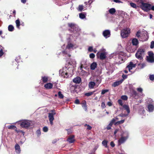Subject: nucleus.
I'll return each mask as SVG.
<instances>
[{"label":"nucleus","instance_id":"obj_1","mask_svg":"<svg viewBox=\"0 0 154 154\" xmlns=\"http://www.w3.org/2000/svg\"><path fill=\"white\" fill-rule=\"evenodd\" d=\"M145 51L144 49L142 48H140L135 54V57L138 60H136L137 63H135V66L137 65H138V68L140 69L143 68L145 66L144 64H141L143 60V57L144 55Z\"/></svg>","mask_w":154,"mask_h":154},{"label":"nucleus","instance_id":"obj_2","mask_svg":"<svg viewBox=\"0 0 154 154\" xmlns=\"http://www.w3.org/2000/svg\"><path fill=\"white\" fill-rule=\"evenodd\" d=\"M68 27L69 28L68 30L71 33H73L75 34L74 36L77 37L79 35V32L80 29L76 24L74 23H69L68 24Z\"/></svg>","mask_w":154,"mask_h":154},{"label":"nucleus","instance_id":"obj_3","mask_svg":"<svg viewBox=\"0 0 154 154\" xmlns=\"http://www.w3.org/2000/svg\"><path fill=\"white\" fill-rule=\"evenodd\" d=\"M138 6L140 7L143 10L147 12L151 10V5L148 3L143 2V1L137 3Z\"/></svg>","mask_w":154,"mask_h":154},{"label":"nucleus","instance_id":"obj_4","mask_svg":"<svg viewBox=\"0 0 154 154\" xmlns=\"http://www.w3.org/2000/svg\"><path fill=\"white\" fill-rule=\"evenodd\" d=\"M130 33V30L128 28H125L121 31V35L122 38L128 37Z\"/></svg>","mask_w":154,"mask_h":154},{"label":"nucleus","instance_id":"obj_5","mask_svg":"<svg viewBox=\"0 0 154 154\" xmlns=\"http://www.w3.org/2000/svg\"><path fill=\"white\" fill-rule=\"evenodd\" d=\"M137 91L140 93L139 94H138L135 92V98L136 97H138V101L139 102H140L141 99V96H144V94L143 93V89L141 88H137Z\"/></svg>","mask_w":154,"mask_h":154},{"label":"nucleus","instance_id":"obj_6","mask_svg":"<svg viewBox=\"0 0 154 154\" xmlns=\"http://www.w3.org/2000/svg\"><path fill=\"white\" fill-rule=\"evenodd\" d=\"M143 34L146 37V39H147L149 38V36L148 35V33L147 32L145 31L143 32V31H142L138 30L136 34V36L138 38L141 37V35Z\"/></svg>","mask_w":154,"mask_h":154},{"label":"nucleus","instance_id":"obj_7","mask_svg":"<svg viewBox=\"0 0 154 154\" xmlns=\"http://www.w3.org/2000/svg\"><path fill=\"white\" fill-rule=\"evenodd\" d=\"M30 123L28 120H25L23 121L20 124L21 127L25 128H28L30 126Z\"/></svg>","mask_w":154,"mask_h":154},{"label":"nucleus","instance_id":"obj_8","mask_svg":"<svg viewBox=\"0 0 154 154\" xmlns=\"http://www.w3.org/2000/svg\"><path fill=\"white\" fill-rule=\"evenodd\" d=\"M125 57L121 54H119L118 56L116 59L117 63L121 64L124 62L125 61Z\"/></svg>","mask_w":154,"mask_h":154},{"label":"nucleus","instance_id":"obj_9","mask_svg":"<svg viewBox=\"0 0 154 154\" xmlns=\"http://www.w3.org/2000/svg\"><path fill=\"white\" fill-rule=\"evenodd\" d=\"M98 57H99L101 60H104L106 57V54L105 52L100 53L98 52L97 54Z\"/></svg>","mask_w":154,"mask_h":154},{"label":"nucleus","instance_id":"obj_10","mask_svg":"<svg viewBox=\"0 0 154 154\" xmlns=\"http://www.w3.org/2000/svg\"><path fill=\"white\" fill-rule=\"evenodd\" d=\"M135 67V64L133 63L132 62H130L129 64L128 65L126 68V69H128L130 72L133 73L132 71H131L132 68Z\"/></svg>","mask_w":154,"mask_h":154},{"label":"nucleus","instance_id":"obj_11","mask_svg":"<svg viewBox=\"0 0 154 154\" xmlns=\"http://www.w3.org/2000/svg\"><path fill=\"white\" fill-rule=\"evenodd\" d=\"M147 110L149 112H153L154 110V104H149L147 106Z\"/></svg>","mask_w":154,"mask_h":154},{"label":"nucleus","instance_id":"obj_12","mask_svg":"<svg viewBox=\"0 0 154 154\" xmlns=\"http://www.w3.org/2000/svg\"><path fill=\"white\" fill-rule=\"evenodd\" d=\"M103 35L106 38L109 37L110 35V31L109 30H106L103 31Z\"/></svg>","mask_w":154,"mask_h":154},{"label":"nucleus","instance_id":"obj_13","mask_svg":"<svg viewBox=\"0 0 154 154\" xmlns=\"http://www.w3.org/2000/svg\"><path fill=\"white\" fill-rule=\"evenodd\" d=\"M74 135H71L66 140L70 143H73L75 141V140L74 139Z\"/></svg>","mask_w":154,"mask_h":154},{"label":"nucleus","instance_id":"obj_14","mask_svg":"<svg viewBox=\"0 0 154 154\" xmlns=\"http://www.w3.org/2000/svg\"><path fill=\"white\" fill-rule=\"evenodd\" d=\"M73 82L75 83L79 84L81 82V79L80 77L77 76L73 79Z\"/></svg>","mask_w":154,"mask_h":154},{"label":"nucleus","instance_id":"obj_15","mask_svg":"<svg viewBox=\"0 0 154 154\" xmlns=\"http://www.w3.org/2000/svg\"><path fill=\"white\" fill-rule=\"evenodd\" d=\"M122 80H120L115 82L112 85V86L115 87L120 85L122 82Z\"/></svg>","mask_w":154,"mask_h":154},{"label":"nucleus","instance_id":"obj_16","mask_svg":"<svg viewBox=\"0 0 154 154\" xmlns=\"http://www.w3.org/2000/svg\"><path fill=\"white\" fill-rule=\"evenodd\" d=\"M53 85L51 83H46L44 85V87L46 89H51L52 88Z\"/></svg>","mask_w":154,"mask_h":154},{"label":"nucleus","instance_id":"obj_17","mask_svg":"<svg viewBox=\"0 0 154 154\" xmlns=\"http://www.w3.org/2000/svg\"><path fill=\"white\" fill-rule=\"evenodd\" d=\"M61 75L63 76L64 78H67L69 77V75L68 72L63 71L61 73Z\"/></svg>","mask_w":154,"mask_h":154},{"label":"nucleus","instance_id":"obj_18","mask_svg":"<svg viewBox=\"0 0 154 154\" xmlns=\"http://www.w3.org/2000/svg\"><path fill=\"white\" fill-rule=\"evenodd\" d=\"M127 138L125 137H121L118 140V142L120 144L124 143L126 140Z\"/></svg>","mask_w":154,"mask_h":154},{"label":"nucleus","instance_id":"obj_19","mask_svg":"<svg viewBox=\"0 0 154 154\" xmlns=\"http://www.w3.org/2000/svg\"><path fill=\"white\" fill-rule=\"evenodd\" d=\"M97 64L96 63L94 62L90 66V69H91L94 70L97 67Z\"/></svg>","mask_w":154,"mask_h":154},{"label":"nucleus","instance_id":"obj_20","mask_svg":"<svg viewBox=\"0 0 154 154\" xmlns=\"http://www.w3.org/2000/svg\"><path fill=\"white\" fill-rule=\"evenodd\" d=\"M146 60L149 63L154 62V57H147Z\"/></svg>","mask_w":154,"mask_h":154},{"label":"nucleus","instance_id":"obj_21","mask_svg":"<svg viewBox=\"0 0 154 154\" xmlns=\"http://www.w3.org/2000/svg\"><path fill=\"white\" fill-rule=\"evenodd\" d=\"M48 76H44L42 77L41 80L43 83H46L48 81Z\"/></svg>","mask_w":154,"mask_h":154},{"label":"nucleus","instance_id":"obj_22","mask_svg":"<svg viewBox=\"0 0 154 154\" xmlns=\"http://www.w3.org/2000/svg\"><path fill=\"white\" fill-rule=\"evenodd\" d=\"M122 106L124 109L126 110L128 114H129L130 112L129 107L128 105L124 104Z\"/></svg>","mask_w":154,"mask_h":154},{"label":"nucleus","instance_id":"obj_23","mask_svg":"<svg viewBox=\"0 0 154 154\" xmlns=\"http://www.w3.org/2000/svg\"><path fill=\"white\" fill-rule=\"evenodd\" d=\"M15 147L16 152L18 153H20V149L19 145L18 144H16L15 145Z\"/></svg>","mask_w":154,"mask_h":154},{"label":"nucleus","instance_id":"obj_24","mask_svg":"<svg viewBox=\"0 0 154 154\" xmlns=\"http://www.w3.org/2000/svg\"><path fill=\"white\" fill-rule=\"evenodd\" d=\"M49 120L53 121L54 120V114L53 113H49L48 115Z\"/></svg>","mask_w":154,"mask_h":154},{"label":"nucleus","instance_id":"obj_25","mask_svg":"<svg viewBox=\"0 0 154 154\" xmlns=\"http://www.w3.org/2000/svg\"><path fill=\"white\" fill-rule=\"evenodd\" d=\"M108 141L107 140H104L102 142V143L105 147L107 148L108 147Z\"/></svg>","mask_w":154,"mask_h":154},{"label":"nucleus","instance_id":"obj_26","mask_svg":"<svg viewBox=\"0 0 154 154\" xmlns=\"http://www.w3.org/2000/svg\"><path fill=\"white\" fill-rule=\"evenodd\" d=\"M95 85V83L94 82H91L89 83V87L91 88H94V86Z\"/></svg>","mask_w":154,"mask_h":154},{"label":"nucleus","instance_id":"obj_27","mask_svg":"<svg viewBox=\"0 0 154 154\" xmlns=\"http://www.w3.org/2000/svg\"><path fill=\"white\" fill-rule=\"evenodd\" d=\"M16 26L17 28L20 29V22L19 19H18L15 21Z\"/></svg>","mask_w":154,"mask_h":154},{"label":"nucleus","instance_id":"obj_28","mask_svg":"<svg viewBox=\"0 0 154 154\" xmlns=\"http://www.w3.org/2000/svg\"><path fill=\"white\" fill-rule=\"evenodd\" d=\"M7 127L9 129H13L15 131L17 128L16 126L14 125H9L7 126Z\"/></svg>","mask_w":154,"mask_h":154},{"label":"nucleus","instance_id":"obj_29","mask_svg":"<svg viewBox=\"0 0 154 154\" xmlns=\"http://www.w3.org/2000/svg\"><path fill=\"white\" fill-rule=\"evenodd\" d=\"M116 12V9L113 8H111L109 10V13L112 14H114Z\"/></svg>","mask_w":154,"mask_h":154},{"label":"nucleus","instance_id":"obj_30","mask_svg":"<svg viewBox=\"0 0 154 154\" xmlns=\"http://www.w3.org/2000/svg\"><path fill=\"white\" fill-rule=\"evenodd\" d=\"M14 29V26L11 25H9L8 26V30L9 31H13Z\"/></svg>","mask_w":154,"mask_h":154},{"label":"nucleus","instance_id":"obj_31","mask_svg":"<svg viewBox=\"0 0 154 154\" xmlns=\"http://www.w3.org/2000/svg\"><path fill=\"white\" fill-rule=\"evenodd\" d=\"M58 97L60 98L63 99L64 97L63 95L61 93V92L59 91L58 92Z\"/></svg>","mask_w":154,"mask_h":154},{"label":"nucleus","instance_id":"obj_32","mask_svg":"<svg viewBox=\"0 0 154 154\" xmlns=\"http://www.w3.org/2000/svg\"><path fill=\"white\" fill-rule=\"evenodd\" d=\"M85 127H87L86 130H91L92 128V127L90 126L89 125L85 124L84 125Z\"/></svg>","mask_w":154,"mask_h":154},{"label":"nucleus","instance_id":"obj_33","mask_svg":"<svg viewBox=\"0 0 154 154\" xmlns=\"http://www.w3.org/2000/svg\"><path fill=\"white\" fill-rule=\"evenodd\" d=\"M82 107L85 111L87 110V107L85 102L83 103Z\"/></svg>","mask_w":154,"mask_h":154},{"label":"nucleus","instance_id":"obj_34","mask_svg":"<svg viewBox=\"0 0 154 154\" xmlns=\"http://www.w3.org/2000/svg\"><path fill=\"white\" fill-rule=\"evenodd\" d=\"M94 92H95V91H94L93 92H91L86 93L85 94V95L86 96H88V97L90 96H91V95H92Z\"/></svg>","mask_w":154,"mask_h":154},{"label":"nucleus","instance_id":"obj_35","mask_svg":"<svg viewBox=\"0 0 154 154\" xmlns=\"http://www.w3.org/2000/svg\"><path fill=\"white\" fill-rule=\"evenodd\" d=\"M15 131L17 133H21L23 134V135H24L25 132L23 131L22 130H17V128L16 130H15Z\"/></svg>","mask_w":154,"mask_h":154},{"label":"nucleus","instance_id":"obj_36","mask_svg":"<svg viewBox=\"0 0 154 154\" xmlns=\"http://www.w3.org/2000/svg\"><path fill=\"white\" fill-rule=\"evenodd\" d=\"M79 17L82 19H83L85 17V15L82 13L79 14Z\"/></svg>","mask_w":154,"mask_h":154},{"label":"nucleus","instance_id":"obj_37","mask_svg":"<svg viewBox=\"0 0 154 154\" xmlns=\"http://www.w3.org/2000/svg\"><path fill=\"white\" fill-rule=\"evenodd\" d=\"M121 98L122 100H127L128 99V97L126 95H122L121 97Z\"/></svg>","mask_w":154,"mask_h":154},{"label":"nucleus","instance_id":"obj_38","mask_svg":"<svg viewBox=\"0 0 154 154\" xmlns=\"http://www.w3.org/2000/svg\"><path fill=\"white\" fill-rule=\"evenodd\" d=\"M73 45L72 43L68 44L66 48L68 49H69L70 48L73 47Z\"/></svg>","mask_w":154,"mask_h":154},{"label":"nucleus","instance_id":"obj_39","mask_svg":"<svg viewBox=\"0 0 154 154\" xmlns=\"http://www.w3.org/2000/svg\"><path fill=\"white\" fill-rule=\"evenodd\" d=\"M83 9V6L82 5H79V10L80 11H82V10Z\"/></svg>","mask_w":154,"mask_h":154},{"label":"nucleus","instance_id":"obj_40","mask_svg":"<svg viewBox=\"0 0 154 154\" xmlns=\"http://www.w3.org/2000/svg\"><path fill=\"white\" fill-rule=\"evenodd\" d=\"M149 56L148 57H154V54L152 51H149L148 52Z\"/></svg>","mask_w":154,"mask_h":154},{"label":"nucleus","instance_id":"obj_41","mask_svg":"<svg viewBox=\"0 0 154 154\" xmlns=\"http://www.w3.org/2000/svg\"><path fill=\"white\" fill-rule=\"evenodd\" d=\"M118 102L119 105H121V106H123V104L122 103V101L121 99H119L118 100Z\"/></svg>","mask_w":154,"mask_h":154},{"label":"nucleus","instance_id":"obj_42","mask_svg":"<svg viewBox=\"0 0 154 154\" xmlns=\"http://www.w3.org/2000/svg\"><path fill=\"white\" fill-rule=\"evenodd\" d=\"M108 91L109 90L107 89L103 90L102 91L101 94H104Z\"/></svg>","mask_w":154,"mask_h":154},{"label":"nucleus","instance_id":"obj_43","mask_svg":"<svg viewBox=\"0 0 154 154\" xmlns=\"http://www.w3.org/2000/svg\"><path fill=\"white\" fill-rule=\"evenodd\" d=\"M116 121V120L114 118H113L112 119L111 121L109 123V124H110L112 126L113 124Z\"/></svg>","mask_w":154,"mask_h":154},{"label":"nucleus","instance_id":"obj_44","mask_svg":"<svg viewBox=\"0 0 154 154\" xmlns=\"http://www.w3.org/2000/svg\"><path fill=\"white\" fill-rule=\"evenodd\" d=\"M88 51L90 52H92L93 51V48L92 46H89L88 48Z\"/></svg>","mask_w":154,"mask_h":154},{"label":"nucleus","instance_id":"obj_45","mask_svg":"<svg viewBox=\"0 0 154 154\" xmlns=\"http://www.w3.org/2000/svg\"><path fill=\"white\" fill-rule=\"evenodd\" d=\"M95 57V55L93 53H91L89 55V57L93 59Z\"/></svg>","mask_w":154,"mask_h":154},{"label":"nucleus","instance_id":"obj_46","mask_svg":"<svg viewBox=\"0 0 154 154\" xmlns=\"http://www.w3.org/2000/svg\"><path fill=\"white\" fill-rule=\"evenodd\" d=\"M43 130L44 132H46L48 130V128L46 126H45L43 128Z\"/></svg>","mask_w":154,"mask_h":154},{"label":"nucleus","instance_id":"obj_47","mask_svg":"<svg viewBox=\"0 0 154 154\" xmlns=\"http://www.w3.org/2000/svg\"><path fill=\"white\" fill-rule=\"evenodd\" d=\"M149 79L151 80H153L154 79V75H151L149 76Z\"/></svg>","mask_w":154,"mask_h":154},{"label":"nucleus","instance_id":"obj_48","mask_svg":"<svg viewBox=\"0 0 154 154\" xmlns=\"http://www.w3.org/2000/svg\"><path fill=\"white\" fill-rule=\"evenodd\" d=\"M150 47L151 48H153L154 47V42L152 41L151 43Z\"/></svg>","mask_w":154,"mask_h":154},{"label":"nucleus","instance_id":"obj_49","mask_svg":"<svg viewBox=\"0 0 154 154\" xmlns=\"http://www.w3.org/2000/svg\"><path fill=\"white\" fill-rule=\"evenodd\" d=\"M101 107L103 109H104L106 107L105 104L104 102H102L101 103Z\"/></svg>","mask_w":154,"mask_h":154},{"label":"nucleus","instance_id":"obj_50","mask_svg":"<svg viewBox=\"0 0 154 154\" xmlns=\"http://www.w3.org/2000/svg\"><path fill=\"white\" fill-rule=\"evenodd\" d=\"M36 133L38 136H39L41 134V131L40 130H38L36 131Z\"/></svg>","mask_w":154,"mask_h":154},{"label":"nucleus","instance_id":"obj_51","mask_svg":"<svg viewBox=\"0 0 154 154\" xmlns=\"http://www.w3.org/2000/svg\"><path fill=\"white\" fill-rule=\"evenodd\" d=\"M125 119H122V120H121V121H118L119 124L120 125V124L123 123L125 122Z\"/></svg>","mask_w":154,"mask_h":154},{"label":"nucleus","instance_id":"obj_52","mask_svg":"<svg viewBox=\"0 0 154 154\" xmlns=\"http://www.w3.org/2000/svg\"><path fill=\"white\" fill-rule=\"evenodd\" d=\"M4 53L3 51V50L2 48L0 50V57L2 56L4 54Z\"/></svg>","mask_w":154,"mask_h":154},{"label":"nucleus","instance_id":"obj_53","mask_svg":"<svg viewBox=\"0 0 154 154\" xmlns=\"http://www.w3.org/2000/svg\"><path fill=\"white\" fill-rule=\"evenodd\" d=\"M112 125H111L109 124L106 127V129L107 130H110L111 129V127H112Z\"/></svg>","mask_w":154,"mask_h":154},{"label":"nucleus","instance_id":"obj_54","mask_svg":"<svg viewBox=\"0 0 154 154\" xmlns=\"http://www.w3.org/2000/svg\"><path fill=\"white\" fill-rule=\"evenodd\" d=\"M110 146L112 147L115 146V144L113 141H111L110 143Z\"/></svg>","mask_w":154,"mask_h":154},{"label":"nucleus","instance_id":"obj_55","mask_svg":"<svg viewBox=\"0 0 154 154\" xmlns=\"http://www.w3.org/2000/svg\"><path fill=\"white\" fill-rule=\"evenodd\" d=\"M130 5L131 7H132L133 8H135V3L132 2H131L130 3Z\"/></svg>","mask_w":154,"mask_h":154},{"label":"nucleus","instance_id":"obj_56","mask_svg":"<svg viewBox=\"0 0 154 154\" xmlns=\"http://www.w3.org/2000/svg\"><path fill=\"white\" fill-rule=\"evenodd\" d=\"M80 102L78 99H76L75 101V103L77 104H79V103Z\"/></svg>","mask_w":154,"mask_h":154},{"label":"nucleus","instance_id":"obj_57","mask_svg":"<svg viewBox=\"0 0 154 154\" xmlns=\"http://www.w3.org/2000/svg\"><path fill=\"white\" fill-rule=\"evenodd\" d=\"M107 105L109 106H111L112 105V103L111 102H108L107 103Z\"/></svg>","mask_w":154,"mask_h":154},{"label":"nucleus","instance_id":"obj_58","mask_svg":"<svg viewBox=\"0 0 154 154\" xmlns=\"http://www.w3.org/2000/svg\"><path fill=\"white\" fill-rule=\"evenodd\" d=\"M68 134H69L71 133V131L70 129H68L67 130Z\"/></svg>","mask_w":154,"mask_h":154},{"label":"nucleus","instance_id":"obj_59","mask_svg":"<svg viewBox=\"0 0 154 154\" xmlns=\"http://www.w3.org/2000/svg\"><path fill=\"white\" fill-rule=\"evenodd\" d=\"M139 43L138 40L135 38V46H136Z\"/></svg>","mask_w":154,"mask_h":154},{"label":"nucleus","instance_id":"obj_60","mask_svg":"<svg viewBox=\"0 0 154 154\" xmlns=\"http://www.w3.org/2000/svg\"><path fill=\"white\" fill-rule=\"evenodd\" d=\"M132 44L133 45H135V38L133 39L132 40Z\"/></svg>","mask_w":154,"mask_h":154},{"label":"nucleus","instance_id":"obj_61","mask_svg":"<svg viewBox=\"0 0 154 154\" xmlns=\"http://www.w3.org/2000/svg\"><path fill=\"white\" fill-rule=\"evenodd\" d=\"M119 130L118 129H116L114 132V134L115 135L118 131H119Z\"/></svg>","mask_w":154,"mask_h":154},{"label":"nucleus","instance_id":"obj_62","mask_svg":"<svg viewBox=\"0 0 154 154\" xmlns=\"http://www.w3.org/2000/svg\"><path fill=\"white\" fill-rule=\"evenodd\" d=\"M93 2V1L92 0H89L88 1V3H89V5H90Z\"/></svg>","mask_w":154,"mask_h":154},{"label":"nucleus","instance_id":"obj_63","mask_svg":"<svg viewBox=\"0 0 154 154\" xmlns=\"http://www.w3.org/2000/svg\"><path fill=\"white\" fill-rule=\"evenodd\" d=\"M113 1L115 2L116 3H120L121 2L119 0H113Z\"/></svg>","mask_w":154,"mask_h":154},{"label":"nucleus","instance_id":"obj_64","mask_svg":"<svg viewBox=\"0 0 154 154\" xmlns=\"http://www.w3.org/2000/svg\"><path fill=\"white\" fill-rule=\"evenodd\" d=\"M122 77L124 79H126L127 78V75L123 74L122 75Z\"/></svg>","mask_w":154,"mask_h":154}]
</instances>
